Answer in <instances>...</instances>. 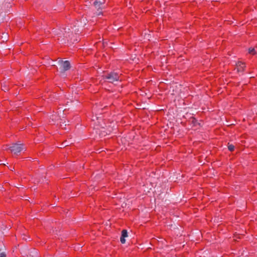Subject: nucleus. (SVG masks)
I'll list each match as a JSON object with an SVG mask.
<instances>
[{
	"label": "nucleus",
	"instance_id": "nucleus-1",
	"mask_svg": "<svg viewBox=\"0 0 257 257\" xmlns=\"http://www.w3.org/2000/svg\"><path fill=\"white\" fill-rule=\"evenodd\" d=\"M54 32L58 37V40L62 43H74L78 41L74 38L73 32L68 27L55 30Z\"/></svg>",
	"mask_w": 257,
	"mask_h": 257
},
{
	"label": "nucleus",
	"instance_id": "nucleus-2",
	"mask_svg": "<svg viewBox=\"0 0 257 257\" xmlns=\"http://www.w3.org/2000/svg\"><path fill=\"white\" fill-rule=\"evenodd\" d=\"M11 151L15 154H17L25 149L22 144L14 143L12 146L8 148Z\"/></svg>",
	"mask_w": 257,
	"mask_h": 257
},
{
	"label": "nucleus",
	"instance_id": "nucleus-3",
	"mask_svg": "<svg viewBox=\"0 0 257 257\" xmlns=\"http://www.w3.org/2000/svg\"><path fill=\"white\" fill-rule=\"evenodd\" d=\"M58 64L60 66V72L61 73H64L65 71L70 69L71 66L69 61H63L62 60H59L58 61Z\"/></svg>",
	"mask_w": 257,
	"mask_h": 257
},
{
	"label": "nucleus",
	"instance_id": "nucleus-4",
	"mask_svg": "<svg viewBox=\"0 0 257 257\" xmlns=\"http://www.w3.org/2000/svg\"><path fill=\"white\" fill-rule=\"evenodd\" d=\"M103 0H96L93 3V6L97 11L101 10L103 8Z\"/></svg>",
	"mask_w": 257,
	"mask_h": 257
},
{
	"label": "nucleus",
	"instance_id": "nucleus-5",
	"mask_svg": "<svg viewBox=\"0 0 257 257\" xmlns=\"http://www.w3.org/2000/svg\"><path fill=\"white\" fill-rule=\"evenodd\" d=\"M25 251L27 255H29L32 257H35L38 254L37 251L34 248H32L31 249H26Z\"/></svg>",
	"mask_w": 257,
	"mask_h": 257
},
{
	"label": "nucleus",
	"instance_id": "nucleus-6",
	"mask_svg": "<svg viewBox=\"0 0 257 257\" xmlns=\"http://www.w3.org/2000/svg\"><path fill=\"white\" fill-rule=\"evenodd\" d=\"M127 236V232L126 230H123L121 232V235L120 238V242L121 243H124L125 242V238Z\"/></svg>",
	"mask_w": 257,
	"mask_h": 257
},
{
	"label": "nucleus",
	"instance_id": "nucleus-7",
	"mask_svg": "<svg viewBox=\"0 0 257 257\" xmlns=\"http://www.w3.org/2000/svg\"><path fill=\"white\" fill-rule=\"evenodd\" d=\"M245 67L244 64L243 63H238L237 65V70L238 71H241L243 70V68Z\"/></svg>",
	"mask_w": 257,
	"mask_h": 257
},
{
	"label": "nucleus",
	"instance_id": "nucleus-8",
	"mask_svg": "<svg viewBox=\"0 0 257 257\" xmlns=\"http://www.w3.org/2000/svg\"><path fill=\"white\" fill-rule=\"evenodd\" d=\"M58 117L56 114H52L50 118L53 122H55L56 121V120L58 119Z\"/></svg>",
	"mask_w": 257,
	"mask_h": 257
},
{
	"label": "nucleus",
	"instance_id": "nucleus-9",
	"mask_svg": "<svg viewBox=\"0 0 257 257\" xmlns=\"http://www.w3.org/2000/svg\"><path fill=\"white\" fill-rule=\"evenodd\" d=\"M248 52H249V53H250L251 54H255V50H254V48H250L248 49Z\"/></svg>",
	"mask_w": 257,
	"mask_h": 257
},
{
	"label": "nucleus",
	"instance_id": "nucleus-10",
	"mask_svg": "<svg viewBox=\"0 0 257 257\" xmlns=\"http://www.w3.org/2000/svg\"><path fill=\"white\" fill-rule=\"evenodd\" d=\"M228 150L230 151H233L234 146L232 144H229L228 146Z\"/></svg>",
	"mask_w": 257,
	"mask_h": 257
},
{
	"label": "nucleus",
	"instance_id": "nucleus-11",
	"mask_svg": "<svg viewBox=\"0 0 257 257\" xmlns=\"http://www.w3.org/2000/svg\"><path fill=\"white\" fill-rule=\"evenodd\" d=\"M15 175H19V176L25 175V174L24 173H23V172H22L21 171H18L17 172H15Z\"/></svg>",
	"mask_w": 257,
	"mask_h": 257
},
{
	"label": "nucleus",
	"instance_id": "nucleus-12",
	"mask_svg": "<svg viewBox=\"0 0 257 257\" xmlns=\"http://www.w3.org/2000/svg\"><path fill=\"white\" fill-rule=\"evenodd\" d=\"M119 79V76L116 74H113V81L114 80L117 81Z\"/></svg>",
	"mask_w": 257,
	"mask_h": 257
},
{
	"label": "nucleus",
	"instance_id": "nucleus-13",
	"mask_svg": "<svg viewBox=\"0 0 257 257\" xmlns=\"http://www.w3.org/2000/svg\"><path fill=\"white\" fill-rule=\"evenodd\" d=\"M79 29H75L74 30V32H75V35H76L77 34H78V32H79Z\"/></svg>",
	"mask_w": 257,
	"mask_h": 257
},
{
	"label": "nucleus",
	"instance_id": "nucleus-14",
	"mask_svg": "<svg viewBox=\"0 0 257 257\" xmlns=\"http://www.w3.org/2000/svg\"><path fill=\"white\" fill-rule=\"evenodd\" d=\"M3 90L5 91H6L8 90V88L6 86H4L3 88Z\"/></svg>",
	"mask_w": 257,
	"mask_h": 257
},
{
	"label": "nucleus",
	"instance_id": "nucleus-15",
	"mask_svg": "<svg viewBox=\"0 0 257 257\" xmlns=\"http://www.w3.org/2000/svg\"><path fill=\"white\" fill-rule=\"evenodd\" d=\"M1 257H6V255L5 252H2L0 254Z\"/></svg>",
	"mask_w": 257,
	"mask_h": 257
},
{
	"label": "nucleus",
	"instance_id": "nucleus-16",
	"mask_svg": "<svg viewBox=\"0 0 257 257\" xmlns=\"http://www.w3.org/2000/svg\"><path fill=\"white\" fill-rule=\"evenodd\" d=\"M68 144L66 143V142H64L62 145V147H66L67 146H68Z\"/></svg>",
	"mask_w": 257,
	"mask_h": 257
},
{
	"label": "nucleus",
	"instance_id": "nucleus-17",
	"mask_svg": "<svg viewBox=\"0 0 257 257\" xmlns=\"http://www.w3.org/2000/svg\"><path fill=\"white\" fill-rule=\"evenodd\" d=\"M98 116H95V117H93V118L92 119V120L93 121H95V119H98Z\"/></svg>",
	"mask_w": 257,
	"mask_h": 257
},
{
	"label": "nucleus",
	"instance_id": "nucleus-18",
	"mask_svg": "<svg viewBox=\"0 0 257 257\" xmlns=\"http://www.w3.org/2000/svg\"><path fill=\"white\" fill-rule=\"evenodd\" d=\"M111 78V76L110 74H109L108 76L106 77L107 79H110Z\"/></svg>",
	"mask_w": 257,
	"mask_h": 257
},
{
	"label": "nucleus",
	"instance_id": "nucleus-19",
	"mask_svg": "<svg viewBox=\"0 0 257 257\" xmlns=\"http://www.w3.org/2000/svg\"><path fill=\"white\" fill-rule=\"evenodd\" d=\"M101 12H100V11H99V12L96 14V15H98V16H99V15H101Z\"/></svg>",
	"mask_w": 257,
	"mask_h": 257
},
{
	"label": "nucleus",
	"instance_id": "nucleus-20",
	"mask_svg": "<svg viewBox=\"0 0 257 257\" xmlns=\"http://www.w3.org/2000/svg\"><path fill=\"white\" fill-rule=\"evenodd\" d=\"M83 20V26H84V25H86V21H85L84 20Z\"/></svg>",
	"mask_w": 257,
	"mask_h": 257
},
{
	"label": "nucleus",
	"instance_id": "nucleus-21",
	"mask_svg": "<svg viewBox=\"0 0 257 257\" xmlns=\"http://www.w3.org/2000/svg\"><path fill=\"white\" fill-rule=\"evenodd\" d=\"M110 224H111L110 222H109V224H108L107 223V225H108V226H108V227H109V228H110Z\"/></svg>",
	"mask_w": 257,
	"mask_h": 257
}]
</instances>
